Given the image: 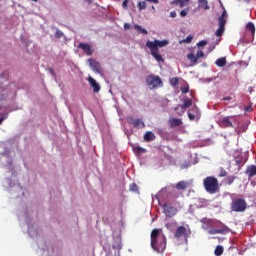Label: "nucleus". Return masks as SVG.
I'll use <instances>...</instances> for the list:
<instances>
[{
  "instance_id": "f257e3e1",
  "label": "nucleus",
  "mask_w": 256,
  "mask_h": 256,
  "mask_svg": "<svg viewBox=\"0 0 256 256\" xmlns=\"http://www.w3.org/2000/svg\"><path fill=\"white\" fill-rule=\"evenodd\" d=\"M151 247L156 253H164L167 249V237L163 233V229L155 228L151 232Z\"/></svg>"
},
{
  "instance_id": "f03ea898",
  "label": "nucleus",
  "mask_w": 256,
  "mask_h": 256,
  "mask_svg": "<svg viewBox=\"0 0 256 256\" xmlns=\"http://www.w3.org/2000/svg\"><path fill=\"white\" fill-rule=\"evenodd\" d=\"M166 45H169V41L167 40H154V41H147L146 42V47H148L150 49V53L152 55V57H154V59L158 62H162L165 61V59H163V56H161V54H159V47H165Z\"/></svg>"
},
{
  "instance_id": "7ed1b4c3",
  "label": "nucleus",
  "mask_w": 256,
  "mask_h": 256,
  "mask_svg": "<svg viewBox=\"0 0 256 256\" xmlns=\"http://www.w3.org/2000/svg\"><path fill=\"white\" fill-rule=\"evenodd\" d=\"M203 186L207 193L210 195H215L219 193V180L215 176H207L203 180Z\"/></svg>"
},
{
  "instance_id": "20e7f679",
  "label": "nucleus",
  "mask_w": 256,
  "mask_h": 256,
  "mask_svg": "<svg viewBox=\"0 0 256 256\" xmlns=\"http://www.w3.org/2000/svg\"><path fill=\"white\" fill-rule=\"evenodd\" d=\"M230 209L234 213H245L247 211V201L243 198H236L232 200Z\"/></svg>"
},
{
  "instance_id": "39448f33",
  "label": "nucleus",
  "mask_w": 256,
  "mask_h": 256,
  "mask_svg": "<svg viewBox=\"0 0 256 256\" xmlns=\"http://www.w3.org/2000/svg\"><path fill=\"white\" fill-rule=\"evenodd\" d=\"M146 85L149 89H159V87H163V80L157 75L150 74L146 78Z\"/></svg>"
},
{
  "instance_id": "423d86ee",
  "label": "nucleus",
  "mask_w": 256,
  "mask_h": 256,
  "mask_svg": "<svg viewBox=\"0 0 256 256\" xmlns=\"http://www.w3.org/2000/svg\"><path fill=\"white\" fill-rule=\"evenodd\" d=\"M191 235V229L186 228L185 226H179L176 231L174 232V238L175 239H181L183 237L184 239H187Z\"/></svg>"
},
{
  "instance_id": "0eeeda50",
  "label": "nucleus",
  "mask_w": 256,
  "mask_h": 256,
  "mask_svg": "<svg viewBox=\"0 0 256 256\" xmlns=\"http://www.w3.org/2000/svg\"><path fill=\"white\" fill-rule=\"evenodd\" d=\"M203 57H205V52H203V50H199L196 55L193 52L187 54V59L192 63V65H197V63H199V59H203Z\"/></svg>"
},
{
  "instance_id": "6e6552de",
  "label": "nucleus",
  "mask_w": 256,
  "mask_h": 256,
  "mask_svg": "<svg viewBox=\"0 0 256 256\" xmlns=\"http://www.w3.org/2000/svg\"><path fill=\"white\" fill-rule=\"evenodd\" d=\"M126 121L129 125L135 127V129H145V122H143V119H135L133 116H128Z\"/></svg>"
},
{
  "instance_id": "1a4fd4ad",
  "label": "nucleus",
  "mask_w": 256,
  "mask_h": 256,
  "mask_svg": "<svg viewBox=\"0 0 256 256\" xmlns=\"http://www.w3.org/2000/svg\"><path fill=\"white\" fill-rule=\"evenodd\" d=\"M88 63L90 65L92 71H94V73H98L99 75H101L103 73V67H101V63L97 62L93 58H89Z\"/></svg>"
},
{
  "instance_id": "9d476101",
  "label": "nucleus",
  "mask_w": 256,
  "mask_h": 256,
  "mask_svg": "<svg viewBox=\"0 0 256 256\" xmlns=\"http://www.w3.org/2000/svg\"><path fill=\"white\" fill-rule=\"evenodd\" d=\"M191 105H193V101L189 98H185L183 101V105L179 104L177 105L174 110L175 111H179V109H181V112H178V115H181L182 113H185V109L191 107Z\"/></svg>"
},
{
  "instance_id": "9b49d317",
  "label": "nucleus",
  "mask_w": 256,
  "mask_h": 256,
  "mask_svg": "<svg viewBox=\"0 0 256 256\" xmlns=\"http://www.w3.org/2000/svg\"><path fill=\"white\" fill-rule=\"evenodd\" d=\"M188 117L190 121H195V119H201V111H199V108L197 105H194L190 111L188 112Z\"/></svg>"
},
{
  "instance_id": "f8f14e48",
  "label": "nucleus",
  "mask_w": 256,
  "mask_h": 256,
  "mask_svg": "<svg viewBox=\"0 0 256 256\" xmlns=\"http://www.w3.org/2000/svg\"><path fill=\"white\" fill-rule=\"evenodd\" d=\"M78 49H82V51L85 53V55H87L88 57H91V55H93L94 53V49L93 47H91V44L89 43H83L81 42L79 45H78Z\"/></svg>"
},
{
  "instance_id": "ddd939ff",
  "label": "nucleus",
  "mask_w": 256,
  "mask_h": 256,
  "mask_svg": "<svg viewBox=\"0 0 256 256\" xmlns=\"http://www.w3.org/2000/svg\"><path fill=\"white\" fill-rule=\"evenodd\" d=\"M163 213L167 217H175V215H177V209L173 208V206L171 204L165 203L163 205Z\"/></svg>"
},
{
  "instance_id": "4468645a",
  "label": "nucleus",
  "mask_w": 256,
  "mask_h": 256,
  "mask_svg": "<svg viewBox=\"0 0 256 256\" xmlns=\"http://www.w3.org/2000/svg\"><path fill=\"white\" fill-rule=\"evenodd\" d=\"M233 121H235V116H226L222 118L221 125L222 127H233Z\"/></svg>"
},
{
  "instance_id": "2eb2a0df",
  "label": "nucleus",
  "mask_w": 256,
  "mask_h": 256,
  "mask_svg": "<svg viewBox=\"0 0 256 256\" xmlns=\"http://www.w3.org/2000/svg\"><path fill=\"white\" fill-rule=\"evenodd\" d=\"M88 83H90V86L92 87L94 93H99V91H101V86H99V83H97L95 78L89 76Z\"/></svg>"
},
{
  "instance_id": "dca6fc26",
  "label": "nucleus",
  "mask_w": 256,
  "mask_h": 256,
  "mask_svg": "<svg viewBox=\"0 0 256 256\" xmlns=\"http://www.w3.org/2000/svg\"><path fill=\"white\" fill-rule=\"evenodd\" d=\"M229 231V227L216 228L209 231L210 235H225Z\"/></svg>"
},
{
  "instance_id": "f3484780",
  "label": "nucleus",
  "mask_w": 256,
  "mask_h": 256,
  "mask_svg": "<svg viewBox=\"0 0 256 256\" xmlns=\"http://www.w3.org/2000/svg\"><path fill=\"white\" fill-rule=\"evenodd\" d=\"M245 175H247L248 179H252L256 175V166L250 165L245 170Z\"/></svg>"
},
{
  "instance_id": "a211bd4d",
  "label": "nucleus",
  "mask_w": 256,
  "mask_h": 256,
  "mask_svg": "<svg viewBox=\"0 0 256 256\" xmlns=\"http://www.w3.org/2000/svg\"><path fill=\"white\" fill-rule=\"evenodd\" d=\"M191 0H173L171 2V5H175L176 7H180V9H183V7H187L189 5V2Z\"/></svg>"
},
{
  "instance_id": "6ab92c4d",
  "label": "nucleus",
  "mask_w": 256,
  "mask_h": 256,
  "mask_svg": "<svg viewBox=\"0 0 256 256\" xmlns=\"http://www.w3.org/2000/svg\"><path fill=\"white\" fill-rule=\"evenodd\" d=\"M168 123L172 129H174V127H181V125H183V121L179 118H170Z\"/></svg>"
},
{
  "instance_id": "aec40b11",
  "label": "nucleus",
  "mask_w": 256,
  "mask_h": 256,
  "mask_svg": "<svg viewBox=\"0 0 256 256\" xmlns=\"http://www.w3.org/2000/svg\"><path fill=\"white\" fill-rule=\"evenodd\" d=\"M218 25L219 28L216 30L215 35L216 37H221L225 33V23L221 20V22H218Z\"/></svg>"
},
{
  "instance_id": "412c9836",
  "label": "nucleus",
  "mask_w": 256,
  "mask_h": 256,
  "mask_svg": "<svg viewBox=\"0 0 256 256\" xmlns=\"http://www.w3.org/2000/svg\"><path fill=\"white\" fill-rule=\"evenodd\" d=\"M199 9H204V11H209L211 7L209 6V1L207 0H198Z\"/></svg>"
},
{
  "instance_id": "4be33fe9",
  "label": "nucleus",
  "mask_w": 256,
  "mask_h": 256,
  "mask_svg": "<svg viewBox=\"0 0 256 256\" xmlns=\"http://www.w3.org/2000/svg\"><path fill=\"white\" fill-rule=\"evenodd\" d=\"M246 31L251 34L252 37H255V24H253V22H248L246 24Z\"/></svg>"
},
{
  "instance_id": "5701e85b",
  "label": "nucleus",
  "mask_w": 256,
  "mask_h": 256,
  "mask_svg": "<svg viewBox=\"0 0 256 256\" xmlns=\"http://www.w3.org/2000/svg\"><path fill=\"white\" fill-rule=\"evenodd\" d=\"M187 187H189V182H187V181H180L176 184V189L178 191H185V189H187Z\"/></svg>"
},
{
  "instance_id": "b1692460",
  "label": "nucleus",
  "mask_w": 256,
  "mask_h": 256,
  "mask_svg": "<svg viewBox=\"0 0 256 256\" xmlns=\"http://www.w3.org/2000/svg\"><path fill=\"white\" fill-rule=\"evenodd\" d=\"M144 141H147L148 143L150 141H155V134L153 132H151V131L146 132L144 134Z\"/></svg>"
},
{
  "instance_id": "393cba45",
  "label": "nucleus",
  "mask_w": 256,
  "mask_h": 256,
  "mask_svg": "<svg viewBox=\"0 0 256 256\" xmlns=\"http://www.w3.org/2000/svg\"><path fill=\"white\" fill-rule=\"evenodd\" d=\"M215 65H217V67H225V65H227V58L225 57L218 58L215 61Z\"/></svg>"
},
{
  "instance_id": "a878e982",
  "label": "nucleus",
  "mask_w": 256,
  "mask_h": 256,
  "mask_svg": "<svg viewBox=\"0 0 256 256\" xmlns=\"http://www.w3.org/2000/svg\"><path fill=\"white\" fill-rule=\"evenodd\" d=\"M221 21H223L224 24L227 23V10H223L221 16L218 18V23H221Z\"/></svg>"
},
{
  "instance_id": "bb28decb",
  "label": "nucleus",
  "mask_w": 256,
  "mask_h": 256,
  "mask_svg": "<svg viewBox=\"0 0 256 256\" xmlns=\"http://www.w3.org/2000/svg\"><path fill=\"white\" fill-rule=\"evenodd\" d=\"M223 251H225V249L223 248V246H217L214 250V255L216 256H221L223 255Z\"/></svg>"
},
{
  "instance_id": "cd10ccee",
  "label": "nucleus",
  "mask_w": 256,
  "mask_h": 256,
  "mask_svg": "<svg viewBox=\"0 0 256 256\" xmlns=\"http://www.w3.org/2000/svg\"><path fill=\"white\" fill-rule=\"evenodd\" d=\"M134 29H136V31H138V33H142V35H147V30L144 29L143 27H141L140 25H135Z\"/></svg>"
},
{
  "instance_id": "c85d7f7f",
  "label": "nucleus",
  "mask_w": 256,
  "mask_h": 256,
  "mask_svg": "<svg viewBox=\"0 0 256 256\" xmlns=\"http://www.w3.org/2000/svg\"><path fill=\"white\" fill-rule=\"evenodd\" d=\"M170 85L172 87H177V85H179V78L178 77H173L171 80H170Z\"/></svg>"
},
{
  "instance_id": "c756f323",
  "label": "nucleus",
  "mask_w": 256,
  "mask_h": 256,
  "mask_svg": "<svg viewBox=\"0 0 256 256\" xmlns=\"http://www.w3.org/2000/svg\"><path fill=\"white\" fill-rule=\"evenodd\" d=\"M138 9L139 11H143V9H147V3H145V1H140L138 3Z\"/></svg>"
},
{
  "instance_id": "7c9ffc66",
  "label": "nucleus",
  "mask_w": 256,
  "mask_h": 256,
  "mask_svg": "<svg viewBox=\"0 0 256 256\" xmlns=\"http://www.w3.org/2000/svg\"><path fill=\"white\" fill-rule=\"evenodd\" d=\"M233 181H235V176H228L226 178L227 185H233Z\"/></svg>"
},
{
  "instance_id": "2f4dec72",
  "label": "nucleus",
  "mask_w": 256,
  "mask_h": 256,
  "mask_svg": "<svg viewBox=\"0 0 256 256\" xmlns=\"http://www.w3.org/2000/svg\"><path fill=\"white\" fill-rule=\"evenodd\" d=\"M189 13V8L183 9L180 11V17H187Z\"/></svg>"
},
{
  "instance_id": "473e14b6",
  "label": "nucleus",
  "mask_w": 256,
  "mask_h": 256,
  "mask_svg": "<svg viewBox=\"0 0 256 256\" xmlns=\"http://www.w3.org/2000/svg\"><path fill=\"white\" fill-rule=\"evenodd\" d=\"M218 177H227V171L224 168H220V173Z\"/></svg>"
},
{
  "instance_id": "72a5a7b5",
  "label": "nucleus",
  "mask_w": 256,
  "mask_h": 256,
  "mask_svg": "<svg viewBox=\"0 0 256 256\" xmlns=\"http://www.w3.org/2000/svg\"><path fill=\"white\" fill-rule=\"evenodd\" d=\"M130 191H134V192L139 191V186H137V184H135V183H132L130 185Z\"/></svg>"
},
{
  "instance_id": "f704fd0d",
  "label": "nucleus",
  "mask_w": 256,
  "mask_h": 256,
  "mask_svg": "<svg viewBox=\"0 0 256 256\" xmlns=\"http://www.w3.org/2000/svg\"><path fill=\"white\" fill-rule=\"evenodd\" d=\"M180 91H181V93H183V94L187 93V92L189 91V85L182 86V87L180 88Z\"/></svg>"
},
{
  "instance_id": "c9c22d12",
  "label": "nucleus",
  "mask_w": 256,
  "mask_h": 256,
  "mask_svg": "<svg viewBox=\"0 0 256 256\" xmlns=\"http://www.w3.org/2000/svg\"><path fill=\"white\" fill-rule=\"evenodd\" d=\"M55 37L61 39V37H63V32L61 30H56Z\"/></svg>"
},
{
  "instance_id": "e433bc0d",
  "label": "nucleus",
  "mask_w": 256,
  "mask_h": 256,
  "mask_svg": "<svg viewBox=\"0 0 256 256\" xmlns=\"http://www.w3.org/2000/svg\"><path fill=\"white\" fill-rule=\"evenodd\" d=\"M205 45H207L206 40H201L200 42L197 43V47H205Z\"/></svg>"
},
{
  "instance_id": "4c0bfd02",
  "label": "nucleus",
  "mask_w": 256,
  "mask_h": 256,
  "mask_svg": "<svg viewBox=\"0 0 256 256\" xmlns=\"http://www.w3.org/2000/svg\"><path fill=\"white\" fill-rule=\"evenodd\" d=\"M193 41V36L189 35L187 38L183 40L184 43H191Z\"/></svg>"
},
{
  "instance_id": "58836bf2",
  "label": "nucleus",
  "mask_w": 256,
  "mask_h": 256,
  "mask_svg": "<svg viewBox=\"0 0 256 256\" xmlns=\"http://www.w3.org/2000/svg\"><path fill=\"white\" fill-rule=\"evenodd\" d=\"M187 167H191V164L189 162H184L182 165H181V169H187Z\"/></svg>"
},
{
  "instance_id": "ea45409f",
  "label": "nucleus",
  "mask_w": 256,
  "mask_h": 256,
  "mask_svg": "<svg viewBox=\"0 0 256 256\" xmlns=\"http://www.w3.org/2000/svg\"><path fill=\"white\" fill-rule=\"evenodd\" d=\"M137 153H145V149L141 148V146L136 147Z\"/></svg>"
},
{
  "instance_id": "a19ab883",
  "label": "nucleus",
  "mask_w": 256,
  "mask_h": 256,
  "mask_svg": "<svg viewBox=\"0 0 256 256\" xmlns=\"http://www.w3.org/2000/svg\"><path fill=\"white\" fill-rule=\"evenodd\" d=\"M128 3H129V0H124L123 3H122V7H123L124 9H127Z\"/></svg>"
},
{
  "instance_id": "79ce46f5",
  "label": "nucleus",
  "mask_w": 256,
  "mask_h": 256,
  "mask_svg": "<svg viewBox=\"0 0 256 256\" xmlns=\"http://www.w3.org/2000/svg\"><path fill=\"white\" fill-rule=\"evenodd\" d=\"M170 17H172V19H175V17H177V12L175 11L170 12Z\"/></svg>"
},
{
  "instance_id": "37998d69",
  "label": "nucleus",
  "mask_w": 256,
  "mask_h": 256,
  "mask_svg": "<svg viewBox=\"0 0 256 256\" xmlns=\"http://www.w3.org/2000/svg\"><path fill=\"white\" fill-rule=\"evenodd\" d=\"M48 71L53 75V77H55V70H53V68H49Z\"/></svg>"
},
{
  "instance_id": "c03bdc74",
  "label": "nucleus",
  "mask_w": 256,
  "mask_h": 256,
  "mask_svg": "<svg viewBox=\"0 0 256 256\" xmlns=\"http://www.w3.org/2000/svg\"><path fill=\"white\" fill-rule=\"evenodd\" d=\"M244 111H246V112L251 111V107H249V106H245Z\"/></svg>"
},
{
  "instance_id": "a18cd8bd",
  "label": "nucleus",
  "mask_w": 256,
  "mask_h": 256,
  "mask_svg": "<svg viewBox=\"0 0 256 256\" xmlns=\"http://www.w3.org/2000/svg\"><path fill=\"white\" fill-rule=\"evenodd\" d=\"M235 163H236V165H241V159H236Z\"/></svg>"
},
{
  "instance_id": "49530a36",
  "label": "nucleus",
  "mask_w": 256,
  "mask_h": 256,
  "mask_svg": "<svg viewBox=\"0 0 256 256\" xmlns=\"http://www.w3.org/2000/svg\"><path fill=\"white\" fill-rule=\"evenodd\" d=\"M130 27H131V26H130L129 24H127V23H126V24H124V29H126V30H127V29H130Z\"/></svg>"
},
{
  "instance_id": "de8ad7c7",
  "label": "nucleus",
  "mask_w": 256,
  "mask_h": 256,
  "mask_svg": "<svg viewBox=\"0 0 256 256\" xmlns=\"http://www.w3.org/2000/svg\"><path fill=\"white\" fill-rule=\"evenodd\" d=\"M146 1H150L151 3H159V0H146Z\"/></svg>"
},
{
  "instance_id": "09e8293b",
  "label": "nucleus",
  "mask_w": 256,
  "mask_h": 256,
  "mask_svg": "<svg viewBox=\"0 0 256 256\" xmlns=\"http://www.w3.org/2000/svg\"><path fill=\"white\" fill-rule=\"evenodd\" d=\"M224 101H231V97L224 98Z\"/></svg>"
},
{
  "instance_id": "8fccbe9b",
  "label": "nucleus",
  "mask_w": 256,
  "mask_h": 256,
  "mask_svg": "<svg viewBox=\"0 0 256 256\" xmlns=\"http://www.w3.org/2000/svg\"><path fill=\"white\" fill-rule=\"evenodd\" d=\"M3 121H5V117L0 118V125L3 123Z\"/></svg>"
},
{
  "instance_id": "3c124183",
  "label": "nucleus",
  "mask_w": 256,
  "mask_h": 256,
  "mask_svg": "<svg viewBox=\"0 0 256 256\" xmlns=\"http://www.w3.org/2000/svg\"><path fill=\"white\" fill-rule=\"evenodd\" d=\"M153 11H155V6H152Z\"/></svg>"
},
{
  "instance_id": "603ef678",
  "label": "nucleus",
  "mask_w": 256,
  "mask_h": 256,
  "mask_svg": "<svg viewBox=\"0 0 256 256\" xmlns=\"http://www.w3.org/2000/svg\"><path fill=\"white\" fill-rule=\"evenodd\" d=\"M32 1H34V3H37L38 0H32Z\"/></svg>"
},
{
  "instance_id": "864d4df0",
  "label": "nucleus",
  "mask_w": 256,
  "mask_h": 256,
  "mask_svg": "<svg viewBox=\"0 0 256 256\" xmlns=\"http://www.w3.org/2000/svg\"><path fill=\"white\" fill-rule=\"evenodd\" d=\"M247 1V3H249V0H246Z\"/></svg>"
}]
</instances>
